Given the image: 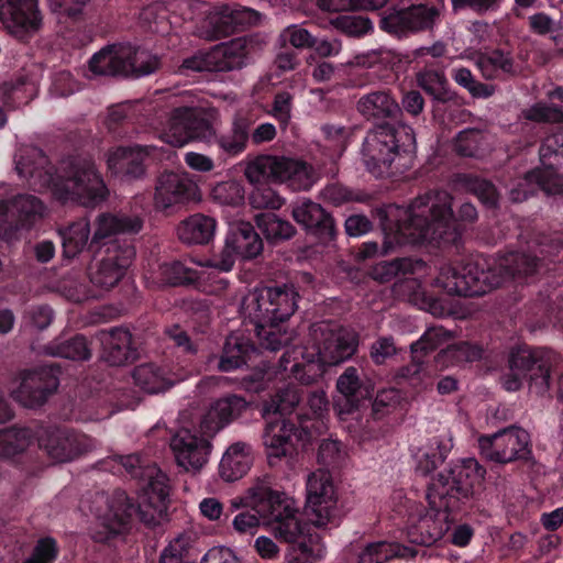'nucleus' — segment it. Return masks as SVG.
<instances>
[{"label": "nucleus", "instance_id": "nucleus-17", "mask_svg": "<svg viewBox=\"0 0 563 563\" xmlns=\"http://www.w3.org/2000/svg\"><path fill=\"white\" fill-rule=\"evenodd\" d=\"M478 448L484 460L497 465L515 464L532 468L536 464L528 431L510 426L490 435H481Z\"/></svg>", "mask_w": 563, "mask_h": 563}, {"label": "nucleus", "instance_id": "nucleus-28", "mask_svg": "<svg viewBox=\"0 0 563 563\" xmlns=\"http://www.w3.org/2000/svg\"><path fill=\"white\" fill-rule=\"evenodd\" d=\"M290 214L308 235L321 242L336 238V227L332 214L320 203L310 199H300L290 205Z\"/></svg>", "mask_w": 563, "mask_h": 563}, {"label": "nucleus", "instance_id": "nucleus-13", "mask_svg": "<svg viewBox=\"0 0 563 563\" xmlns=\"http://www.w3.org/2000/svg\"><path fill=\"white\" fill-rule=\"evenodd\" d=\"M310 417L296 415L282 419H266L262 441L271 467L285 463L295 467L298 455L313 439Z\"/></svg>", "mask_w": 563, "mask_h": 563}, {"label": "nucleus", "instance_id": "nucleus-55", "mask_svg": "<svg viewBox=\"0 0 563 563\" xmlns=\"http://www.w3.org/2000/svg\"><path fill=\"white\" fill-rule=\"evenodd\" d=\"M335 30L351 37H362L373 30L372 21L356 14H339L331 19Z\"/></svg>", "mask_w": 563, "mask_h": 563}, {"label": "nucleus", "instance_id": "nucleus-58", "mask_svg": "<svg viewBox=\"0 0 563 563\" xmlns=\"http://www.w3.org/2000/svg\"><path fill=\"white\" fill-rule=\"evenodd\" d=\"M422 358L420 353L417 354V357L411 353V362L400 367L398 377L406 379L415 388L426 389L429 385L427 382L429 376Z\"/></svg>", "mask_w": 563, "mask_h": 563}, {"label": "nucleus", "instance_id": "nucleus-41", "mask_svg": "<svg viewBox=\"0 0 563 563\" xmlns=\"http://www.w3.org/2000/svg\"><path fill=\"white\" fill-rule=\"evenodd\" d=\"M453 449L452 439L432 438L428 445L417 455L416 474L428 476L448 459Z\"/></svg>", "mask_w": 563, "mask_h": 563}, {"label": "nucleus", "instance_id": "nucleus-27", "mask_svg": "<svg viewBox=\"0 0 563 563\" xmlns=\"http://www.w3.org/2000/svg\"><path fill=\"white\" fill-rule=\"evenodd\" d=\"M198 199L199 188L188 175L165 172L157 178L154 195L157 210L173 212L175 208Z\"/></svg>", "mask_w": 563, "mask_h": 563}, {"label": "nucleus", "instance_id": "nucleus-39", "mask_svg": "<svg viewBox=\"0 0 563 563\" xmlns=\"http://www.w3.org/2000/svg\"><path fill=\"white\" fill-rule=\"evenodd\" d=\"M252 462L251 446L244 442L233 443L221 459L219 474L225 482H235L250 471Z\"/></svg>", "mask_w": 563, "mask_h": 563}, {"label": "nucleus", "instance_id": "nucleus-8", "mask_svg": "<svg viewBox=\"0 0 563 563\" xmlns=\"http://www.w3.org/2000/svg\"><path fill=\"white\" fill-rule=\"evenodd\" d=\"M358 334L353 331H329L320 343L287 347L278 361V373L301 385L318 382L328 366L350 360L357 351Z\"/></svg>", "mask_w": 563, "mask_h": 563}, {"label": "nucleus", "instance_id": "nucleus-2", "mask_svg": "<svg viewBox=\"0 0 563 563\" xmlns=\"http://www.w3.org/2000/svg\"><path fill=\"white\" fill-rule=\"evenodd\" d=\"M120 464L132 478L146 479L140 501L130 497L125 490L115 489L108 500V508L99 517V525L92 530L91 538L98 543H111L125 536L132 522L139 518L145 526L154 528L167 517L169 505V479L156 467L144 468L137 454L120 456Z\"/></svg>", "mask_w": 563, "mask_h": 563}, {"label": "nucleus", "instance_id": "nucleus-47", "mask_svg": "<svg viewBox=\"0 0 563 563\" xmlns=\"http://www.w3.org/2000/svg\"><path fill=\"white\" fill-rule=\"evenodd\" d=\"M417 82L432 98L434 103L445 104L454 98V93L449 88L445 74L441 69L424 67L417 73Z\"/></svg>", "mask_w": 563, "mask_h": 563}, {"label": "nucleus", "instance_id": "nucleus-1", "mask_svg": "<svg viewBox=\"0 0 563 563\" xmlns=\"http://www.w3.org/2000/svg\"><path fill=\"white\" fill-rule=\"evenodd\" d=\"M486 470L474 457L459 460L431 479L427 488L428 508L416 506L409 515L406 534L410 543L431 547L450 530L454 517L471 512L478 500Z\"/></svg>", "mask_w": 563, "mask_h": 563}, {"label": "nucleus", "instance_id": "nucleus-25", "mask_svg": "<svg viewBox=\"0 0 563 563\" xmlns=\"http://www.w3.org/2000/svg\"><path fill=\"white\" fill-rule=\"evenodd\" d=\"M38 446L56 462H69L90 448V439L85 434L62 426H47L37 437Z\"/></svg>", "mask_w": 563, "mask_h": 563}, {"label": "nucleus", "instance_id": "nucleus-35", "mask_svg": "<svg viewBox=\"0 0 563 563\" xmlns=\"http://www.w3.org/2000/svg\"><path fill=\"white\" fill-rule=\"evenodd\" d=\"M336 389L342 395L344 405L340 406L341 413L352 415L365 407L369 400L372 387L361 379L357 368L347 367L336 380Z\"/></svg>", "mask_w": 563, "mask_h": 563}, {"label": "nucleus", "instance_id": "nucleus-32", "mask_svg": "<svg viewBox=\"0 0 563 563\" xmlns=\"http://www.w3.org/2000/svg\"><path fill=\"white\" fill-rule=\"evenodd\" d=\"M101 357L110 366H124L135 362L139 347L132 333L122 327L111 328L100 332Z\"/></svg>", "mask_w": 563, "mask_h": 563}, {"label": "nucleus", "instance_id": "nucleus-31", "mask_svg": "<svg viewBox=\"0 0 563 563\" xmlns=\"http://www.w3.org/2000/svg\"><path fill=\"white\" fill-rule=\"evenodd\" d=\"M533 185L547 194H563L562 174L547 164L529 170L525 178L519 180L509 191V199L519 203L532 197L536 192Z\"/></svg>", "mask_w": 563, "mask_h": 563}, {"label": "nucleus", "instance_id": "nucleus-63", "mask_svg": "<svg viewBox=\"0 0 563 563\" xmlns=\"http://www.w3.org/2000/svg\"><path fill=\"white\" fill-rule=\"evenodd\" d=\"M59 554V547L53 537L40 538L29 556L35 563H54Z\"/></svg>", "mask_w": 563, "mask_h": 563}, {"label": "nucleus", "instance_id": "nucleus-14", "mask_svg": "<svg viewBox=\"0 0 563 563\" xmlns=\"http://www.w3.org/2000/svg\"><path fill=\"white\" fill-rule=\"evenodd\" d=\"M158 59L148 51L130 43L107 45L89 60V70L99 76L139 78L158 68Z\"/></svg>", "mask_w": 563, "mask_h": 563}, {"label": "nucleus", "instance_id": "nucleus-16", "mask_svg": "<svg viewBox=\"0 0 563 563\" xmlns=\"http://www.w3.org/2000/svg\"><path fill=\"white\" fill-rule=\"evenodd\" d=\"M552 352L544 347H532L527 344L512 347L508 356L509 374L505 377L504 387L509 391L519 390L523 380L540 387L543 394L551 386Z\"/></svg>", "mask_w": 563, "mask_h": 563}, {"label": "nucleus", "instance_id": "nucleus-45", "mask_svg": "<svg viewBox=\"0 0 563 563\" xmlns=\"http://www.w3.org/2000/svg\"><path fill=\"white\" fill-rule=\"evenodd\" d=\"M412 548L387 541L367 544L360 553L357 563H387L393 559H409L417 555Z\"/></svg>", "mask_w": 563, "mask_h": 563}, {"label": "nucleus", "instance_id": "nucleus-61", "mask_svg": "<svg viewBox=\"0 0 563 563\" xmlns=\"http://www.w3.org/2000/svg\"><path fill=\"white\" fill-rule=\"evenodd\" d=\"M250 205L254 209H279L283 205L280 196L269 186H255L249 195Z\"/></svg>", "mask_w": 563, "mask_h": 563}, {"label": "nucleus", "instance_id": "nucleus-9", "mask_svg": "<svg viewBox=\"0 0 563 563\" xmlns=\"http://www.w3.org/2000/svg\"><path fill=\"white\" fill-rule=\"evenodd\" d=\"M250 120L246 112L235 114L229 130L217 134L214 128L200 108L178 107L168 120L170 143L183 146L190 141H201L218 147L219 158L225 161L242 154L249 143Z\"/></svg>", "mask_w": 563, "mask_h": 563}, {"label": "nucleus", "instance_id": "nucleus-3", "mask_svg": "<svg viewBox=\"0 0 563 563\" xmlns=\"http://www.w3.org/2000/svg\"><path fill=\"white\" fill-rule=\"evenodd\" d=\"M15 169L34 191L51 190L63 203L77 202L96 207L107 200L109 190L90 159L70 157L63 162L59 173L36 146H22L15 154Z\"/></svg>", "mask_w": 563, "mask_h": 563}, {"label": "nucleus", "instance_id": "nucleus-18", "mask_svg": "<svg viewBox=\"0 0 563 563\" xmlns=\"http://www.w3.org/2000/svg\"><path fill=\"white\" fill-rule=\"evenodd\" d=\"M306 492V505L314 527L324 530L339 527L350 508L340 500L331 474L322 471L311 473Z\"/></svg>", "mask_w": 563, "mask_h": 563}, {"label": "nucleus", "instance_id": "nucleus-56", "mask_svg": "<svg viewBox=\"0 0 563 563\" xmlns=\"http://www.w3.org/2000/svg\"><path fill=\"white\" fill-rule=\"evenodd\" d=\"M450 333L443 327H431L421 335L419 340L410 345L415 357L420 353L421 356L428 355L450 340Z\"/></svg>", "mask_w": 563, "mask_h": 563}, {"label": "nucleus", "instance_id": "nucleus-33", "mask_svg": "<svg viewBox=\"0 0 563 563\" xmlns=\"http://www.w3.org/2000/svg\"><path fill=\"white\" fill-rule=\"evenodd\" d=\"M148 155L147 146H117L109 151L107 165L112 175L123 180L139 179L145 174Z\"/></svg>", "mask_w": 563, "mask_h": 563}, {"label": "nucleus", "instance_id": "nucleus-5", "mask_svg": "<svg viewBox=\"0 0 563 563\" xmlns=\"http://www.w3.org/2000/svg\"><path fill=\"white\" fill-rule=\"evenodd\" d=\"M89 252L102 254L96 268L89 272V280L100 291H109L124 278L136 255L134 239L143 219L137 214L99 213L92 223Z\"/></svg>", "mask_w": 563, "mask_h": 563}, {"label": "nucleus", "instance_id": "nucleus-4", "mask_svg": "<svg viewBox=\"0 0 563 563\" xmlns=\"http://www.w3.org/2000/svg\"><path fill=\"white\" fill-rule=\"evenodd\" d=\"M243 506L260 515L263 526L288 544V563H317L322 558L318 537L302 519L294 498L273 485L271 476L257 478L243 498Z\"/></svg>", "mask_w": 563, "mask_h": 563}, {"label": "nucleus", "instance_id": "nucleus-11", "mask_svg": "<svg viewBox=\"0 0 563 563\" xmlns=\"http://www.w3.org/2000/svg\"><path fill=\"white\" fill-rule=\"evenodd\" d=\"M416 151V137L413 129L405 123L384 121L369 130L363 141L362 157L367 170L375 177L390 176L405 164V156Z\"/></svg>", "mask_w": 563, "mask_h": 563}, {"label": "nucleus", "instance_id": "nucleus-36", "mask_svg": "<svg viewBox=\"0 0 563 563\" xmlns=\"http://www.w3.org/2000/svg\"><path fill=\"white\" fill-rule=\"evenodd\" d=\"M261 20V14L246 7L225 8L218 16L210 22V37L220 38L233 33L242 32L245 29L256 25Z\"/></svg>", "mask_w": 563, "mask_h": 563}, {"label": "nucleus", "instance_id": "nucleus-34", "mask_svg": "<svg viewBox=\"0 0 563 563\" xmlns=\"http://www.w3.org/2000/svg\"><path fill=\"white\" fill-rule=\"evenodd\" d=\"M247 401L235 394H227L213 401L201 419V430L209 437H214L220 430L246 410Z\"/></svg>", "mask_w": 563, "mask_h": 563}, {"label": "nucleus", "instance_id": "nucleus-6", "mask_svg": "<svg viewBox=\"0 0 563 563\" xmlns=\"http://www.w3.org/2000/svg\"><path fill=\"white\" fill-rule=\"evenodd\" d=\"M541 269L542 261L525 252H508L499 260L476 255L450 268L444 288L450 295L479 297L508 280L533 283Z\"/></svg>", "mask_w": 563, "mask_h": 563}, {"label": "nucleus", "instance_id": "nucleus-23", "mask_svg": "<svg viewBox=\"0 0 563 563\" xmlns=\"http://www.w3.org/2000/svg\"><path fill=\"white\" fill-rule=\"evenodd\" d=\"M520 118L528 143L545 137V125L563 123V87L556 86L547 91L545 98L523 109Z\"/></svg>", "mask_w": 563, "mask_h": 563}, {"label": "nucleus", "instance_id": "nucleus-37", "mask_svg": "<svg viewBox=\"0 0 563 563\" xmlns=\"http://www.w3.org/2000/svg\"><path fill=\"white\" fill-rule=\"evenodd\" d=\"M476 65L486 79H508L519 75L520 66L515 62L512 53L494 48L481 53Z\"/></svg>", "mask_w": 563, "mask_h": 563}, {"label": "nucleus", "instance_id": "nucleus-22", "mask_svg": "<svg viewBox=\"0 0 563 563\" xmlns=\"http://www.w3.org/2000/svg\"><path fill=\"white\" fill-rule=\"evenodd\" d=\"M60 366L56 364L37 366L20 373L19 387L14 397L27 408L44 405L59 386Z\"/></svg>", "mask_w": 563, "mask_h": 563}, {"label": "nucleus", "instance_id": "nucleus-50", "mask_svg": "<svg viewBox=\"0 0 563 563\" xmlns=\"http://www.w3.org/2000/svg\"><path fill=\"white\" fill-rule=\"evenodd\" d=\"M424 266V262L420 258L412 257H395L390 261H380L376 263L371 272L374 279L380 283L390 282L395 277L415 274Z\"/></svg>", "mask_w": 563, "mask_h": 563}, {"label": "nucleus", "instance_id": "nucleus-48", "mask_svg": "<svg viewBox=\"0 0 563 563\" xmlns=\"http://www.w3.org/2000/svg\"><path fill=\"white\" fill-rule=\"evenodd\" d=\"M255 223L269 244L277 245L290 240L296 234V228L276 213L262 212L255 216Z\"/></svg>", "mask_w": 563, "mask_h": 563}, {"label": "nucleus", "instance_id": "nucleus-52", "mask_svg": "<svg viewBox=\"0 0 563 563\" xmlns=\"http://www.w3.org/2000/svg\"><path fill=\"white\" fill-rule=\"evenodd\" d=\"M161 279L172 287H187L196 285L199 280V272L187 266L181 261L165 262L159 266Z\"/></svg>", "mask_w": 563, "mask_h": 563}, {"label": "nucleus", "instance_id": "nucleus-26", "mask_svg": "<svg viewBox=\"0 0 563 563\" xmlns=\"http://www.w3.org/2000/svg\"><path fill=\"white\" fill-rule=\"evenodd\" d=\"M41 199L29 194H19L0 202V234L11 238L22 229L31 228L44 214Z\"/></svg>", "mask_w": 563, "mask_h": 563}, {"label": "nucleus", "instance_id": "nucleus-29", "mask_svg": "<svg viewBox=\"0 0 563 563\" xmlns=\"http://www.w3.org/2000/svg\"><path fill=\"white\" fill-rule=\"evenodd\" d=\"M0 21L16 35L37 31L42 24L38 0H0Z\"/></svg>", "mask_w": 563, "mask_h": 563}, {"label": "nucleus", "instance_id": "nucleus-54", "mask_svg": "<svg viewBox=\"0 0 563 563\" xmlns=\"http://www.w3.org/2000/svg\"><path fill=\"white\" fill-rule=\"evenodd\" d=\"M211 196L219 205L235 208L244 203L245 188L240 180L221 181L212 188Z\"/></svg>", "mask_w": 563, "mask_h": 563}, {"label": "nucleus", "instance_id": "nucleus-59", "mask_svg": "<svg viewBox=\"0 0 563 563\" xmlns=\"http://www.w3.org/2000/svg\"><path fill=\"white\" fill-rule=\"evenodd\" d=\"M452 77L457 85L465 88L474 98H488L494 92L492 86L476 80L468 68L454 69Z\"/></svg>", "mask_w": 563, "mask_h": 563}, {"label": "nucleus", "instance_id": "nucleus-38", "mask_svg": "<svg viewBox=\"0 0 563 563\" xmlns=\"http://www.w3.org/2000/svg\"><path fill=\"white\" fill-rule=\"evenodd\" d=\"M357 111L366 119L395 121L401 113L396 99L389 90H375L362 96L357 101Z\"/></svg>", "mask_w": 563, "mask_h": 563}, {"label": "nucleus", "instance_id": "nucleus-46", "mask_svg": "<svg viewBox=\"0 0 563 563\" xmlns=\"http://www.w3.org/2000/svg\"><path fill=\"white\" fill-rule=\"evenodd\" d=\"M90 231V223L85 219L73 222L67 228L59 230L64 260H74L85 249L89 251Z\"/></svg>", "mask_w": 563, "mask_h": 563}, {"label": "nucleus", "instance_id": "nucleus-43", "mask_svg": "<svg viewBox=\"0 0 563 563\" xmlns=\"http://www.w3.org/2000/svg\"><path fill=\"white\" fill-rule=\"evenodd\" d=\"M134 384L147 394H159L169 389L174 384L167 372L153 363H145L133 369Z\"/></svg>", "mask_w": 563, "mask_h": 563}, {"label": "nucleus", "instance_id": "nucleus-15", "mask_svg": "<svg viewBox=\"0 0 563 563\" xmlns=\"http://www.w3.org/2000/svg\"><path fill=\"white\" fill-rule=\"evenodd\" d=\"M244 175L254 187L272 180L285 184L292 191L309 190L314 183L313 170L309 164L285 156L260 157L247 164Z\"/></svg>", "mask_w": 563, "mask_h": 563}, {"label": "nucleus", "instance_id": "nucleus-21", "mask_svg": "<svg viewBox=\"0 0 563 563\" xmlns=\"http://www.w3.org/2000/svg\"><path fill=\"white\" fill-rule=\"evenodd\" d=\"M263 249V240L254 227L250 222H240L230 227L223 250L209 260L208 266L227 273L233 268L236 258H256Z\"/></svg>", "mask_w": 563, "mask_h": 563}, {"label": "nucleus", "instance_id": "nucleus-7", "mask_svg": "<svg viewBox=\"0 0 563 563\" xmlns=\"http://www.w3.org/2000/svg\"><path fill=\"white\" fill-rule=\"evenodd\" d=\"M299 278L305 282L311 275L303 273L286 282L257 288L250 305V319L254 324L255 336L269 352H276L291 340L288 321L298 309L300 300Z\"/></svg>", "mask_w": 563, "mask_h": 563}, {"label": "nucleus", "instance_id": "nucleus-53", "mask_svg": "<svg viewBox=\"0 0 563 563\" xmlns=\"http://www.w3.org/2000/svg\"><path fill=\"white\" fill-rule=\"evenodd\" d=\"M460 183L473 194L487 209H495L498 206L499 194L496 186L484 178L471 174L460 176Z\"/></svg>", "mask_w": 563, "mask_h": 563}, {"label": "nucleus", "instance_id": "nucleus-19", "mask_svg": "<svg viewBox=\"0 0 563 563\" xmlns=\"http://www.w3.org/2000/svg\"><path fill=\"white\" fill-rule=\"evenodd\" d=\"M444 3H418L405 8H388L379 14V29L402 40L420 32L431 31L440 23Z\"/></svg>", "mask_w": 563, "mask_h": 563}, {"label": "nucleus", "instance_id": "nucleus-64", "mask_svg": "<svg viewBox=\"0 0 563 563\" xmlns=\"http://www.w3.org/2000/svg\"><path fill=\"white\" fill-rule=\"evenodd\" d=\"M188 543L181 537L169 542L159 554L158 563H191L188 559Z\"/></svg>", "mask_w": 563, "mask_h": 563}, {"label": "nucleus", "instance_id": "nucleus-44", "mask_svg": "<svg viewBox=\"0 0 563 563\" xmlns=\"http://www.w3.org/2000/svg\"><path fill=\"white\" fill-rule=\"evenodd\" d=\"M33 440L34 434L26 427L14 426L0 430V457L20 462Z\"/></svg>", "mask_w": 563, "mask_h": 563}, {"label": "nucleus", "instance_id": "nucleus-57", "mask_svg": "<svg viewBox=\"0 0 563 563\" xmlns=\"http://www.w3.org/2000/svg\"><path fill=\"white\" fill-rule=\"evenodd\" d=\"M278 42L280 47L289 46L292 49L312 48L316 44V36L303 26L291 24L282 31Z\"/></svg>", "mask_w": 563, "mask_h": 563}, {"label": "nucleus", "instance_id": "nucleus-40", "mask_svg": "<svg viewBox=\"0 0 563 563\" xmlns=\"http://www.w3.org/2000/svg\"><path fill=\"white\" fill-rule=\"evenodd\" d=\"M216 227L214 218L195 213L179 223L177 235L183 243L205 245L213 239Z\"/></svg>", "mask_w": 563, "mask_h": 563}, {"label": "nucleus", "instance_id": "nucleus-62", "mask_svg": "<svg viewBox=\"0 0 563 563\" xmlns=\"http://www.w3.org/2000/svg\"><path fill=\"white\" fill-rule=\"evenodd\" d=\"M481 139L482 134L478 130L465 129L456 135L454 150L461 156L473 157L479 148Z\"/></svg>", "mask_w": 563, "mask_h": 563}, {"label": "nucleus", "instance_id": "nucleus-49", "mask_svg": "<svg viewBox=\"0 0 563 563\" xmlns=\"http://www.w3.org/2000/svg\"><path fill=\"white\" fill-rule=\"evenodd\" d=\"M303 395V390L296 386L289 385L286 388H280L272 398L271 404L265 407V411H273L274 417L272 419L287 418L290 415L303 416V408L300 406Z\"/></svg>", "mask_w": 563, "mask_h": 563}, {"label": "nucleus", "instance_id": "nucleus-60", "mask_svg": "<svg viewBox=\"0 0 563 563\" xmlns=\"http://www.w3.org/2000/svg\"><path fill=\"white\" fill-rule=\"evenodd\" d=\"M52 10L58 14L59 21L65 18L74 24H80L85 9L90 0H49Z\"/></svg>", "mask_w": 563, "mask_h": 563}, {"label": "nucleus", "instance_id": "nucleus-30", "mask_svg": "<svg viewBox=\"0 0 563 563\" xmlns=\"http://www.w3.org/2000/svg\"><path fill=\"white\" fill-rule=\"evenodd\" d=\"M267 349L263 347L257 340V344L250 338L240 332L230 333L223 344L222 352L218 361V369L221 372H232L243 365L251 366L255 364L257 357Z\"/></svg>", "mask_w": 563, "mask_h": 563}, {"label": "nucleus", "instance_id": "nucleus-20", "mask_svg": "<svg viewBox=\"0 0 563 563\" xmlns=\"http://www.w3.org/2000/svg\"><path fill=\"white\" fill-rule=\"evenodd\" d=\"M249 47L245 37H236L218 44L207 52H198L183 60V75L195 71H230L247 64Z\"/></svg>", "mask_w": 563, "mask_h": 563}, {"label": "nucleus", "instance_id": "nucleus-10", "mask_svg": "<svg viewBox=\"0 0 563 563\" xmlns=\"http://www.w3.org/2000/svg\"><path fill=\"white\" fill-rule=\"evenodd\" d=\"M428 206L418 202L407 208L389 203L376 208L374 216L384 234L382 246L376 241H367L361 244L356 258L366 261L385 256L394 252L395 247L402 244H423V239H435L434 231L428 229L423 218L424 212L431 211Z\"/></svg>", "mask_w": 563, "mask_h": 563}, {"label": "nucleus", "instance_id": "nucleus-51", "mask_svg": "<svg viewBox=\"0 0 563 563\" xmlns=\"http://www.w3.org/2000/svg\"><path fill=\"white\" fill-rule=\"evenodd\" d=\"M47 352L53 356L74 361H86L91 356L88 342L82 334H76L68 339H56L47 345Z\"/></svg>", "mask_w": 563, "mask_h": 563}, {"label": "nucleus", "instance_id": "nucleus-12", "mask_svg": "<svg viewBox=\"0 0 563 563\" xmlns=\"http://www.w3.org/2000/svg\"><path fill=\"white\" fill-rule=\"evenodd\" d=\"M452 201V196L442 191L420 196L409 205L416 206L421 202L423 206H428V209H432L424 212L422 218L426 220L428 229L434 231L437 239H423V244L437 247L454 246L459 250L466 225L477 220V210L473 203L464 202L455 216Z\"/></svg>", "mask_w": 563, "mask_h": 563}, {"label": "nucleus", "instance_id": "nucleus-42", "mask_svg": "<svg viewBox=\"0 0 563 563\" xmlns=\"http://www.w3.org/2000/svg\"><path fill=\"white\" fill-rule=\"evenodd\" d=\"M371 405V417L373 420H382L386 416L398 413L402 416L409 406L407 396L397 388H387L379 390L375 398L366 400V405Z\"/></svg>", "mask_w": 563, "mask_h": 563}, {"label": "nucleus", "instance_id": "nucleus-24", "mask_svg": "<svg viewBox=\"0 0 563 563\" xmlns=\"http://www.w3.org/2000/svg\"><path fill=\"white\" fill-rule=\"evenodd\" d=\"M201 430V422L192 429L181 428L169 441L177 465L186 472H198L207 464L212 450L211 440Z\"/></svg>", "mask_w": 563, "mask_h": 563}]
</instances>
